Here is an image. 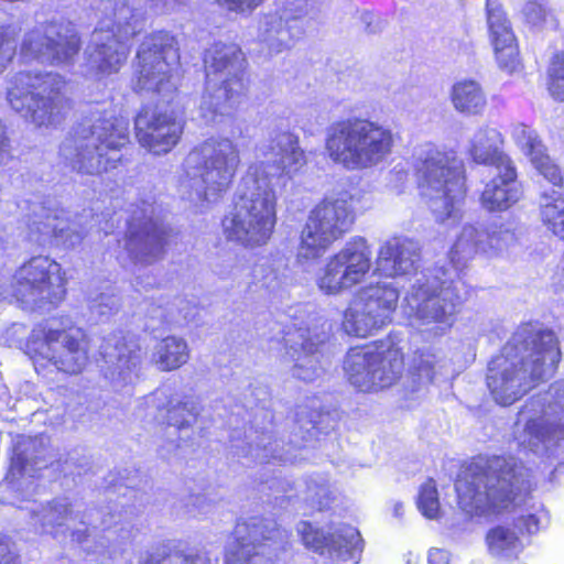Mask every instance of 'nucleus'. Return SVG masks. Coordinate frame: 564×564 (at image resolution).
Segmentation results:
<instances>
[{
  "label": "nucleus",
  "instance_id": "nucleus-39",
  "mask_svg": "<svg viewBox=\"0 0 564 564\" xmlns=\"http://www.w3.org/2000/svg\"><path fill=\"white\" fill-rule=\"evenodd\" d=\"M189 348L185 339L167 336L161 339L152 354L153 364L162 371L178 369L187 362Z\"/></svg>",
  "mask_w": 564,
  "mask_h": 564
},
{
  "label": "nucleus",
  "instance_id": "nucleus-46",
  "mask_svg": "<svg viewBox=\"0 0 564 564\" xmlns=\"http://www.w3.org/2000/svg\"><path fill=\"white\" fill-rule=\"evenodd\" d=\"M546 87L557 101H564V53H555L546 72Z\"/></svg>",
  "mask_w": 564,
  "mask_h": 564
},
{
  "label": "nucleus",
  "instance_id": "nucleus-9",
  "mask_svg": "<svg viewBox=\"0 0 564 564\" xmlns=\"http://www.w3.org/2000/svg\"><path fill=\"white\" fill-rule=\"evenodd\" d=\"M237 144L229 138H209L185 158L178 180L182 198L198 203L217 202L231 185L240 165Z\"/></svg>",
  "mask_w": 564,
  "mask_h": 564
},
{
  "label": "nucleus",
  "instance_id": "nucleus-57",
  "mask_svg": "<svg viewBox=\"0 0 564 564\" xmlns=\"http://www.w3.org/2000/svg\"><path fill=\"white\" fill-rule=\"evenodd\" d=\"M311 423L313 424V429H316L317 422L315 420L311 419Z\"/></svg>",
  "mask_w": 564,
  "mask_h": 564
},
{
  "label": "nucleus",
  "instance_id": "nucleus-56",
  "mask_svg": "<svg viewBox=\"0 0 564 564\" xmlns=\"http://www.w3.org/2000/svg\"><path fill=\"white\" fill-rule=\"evenodd\" d=\"M219 274H220L223 278H231V279H234V280H237V279H239V276H240L238 268L232 269V270H231V271H229L228 273L220 272Z\"/></svg>",
  "mask_w": 564,
  "mask_h": 564
},
{
  "label": "nucleus",
  "instance_id": "nucleus-33",
  "mask_svg": "<svg viewBox=\"0 0 564 564\" xmlns=\"http://www.w3.org/2000/svg\"><path fill=\"white\" fill-rule=\"evenodd\" d=\"M510 135L525 156L530 159L533 167L551 184H562V174L558 166L545 152V147L536 131L521 122L513 123L510 128Z\"/></svg>",
  "mask_w": 564,
  "mask_h": 564
},
{
  "label": "nucleus",
  "instance_id": "nucleus-49",
  "mask_svg": "<svg viewBox=\"0 0 564 564\" xmlns=\"http://www.w3.org/2000/svg\"><path fill=\"white\" fill-rule=\"evenodd\" d=\"M17 29L12 25L0 28V73L12 59L15 51Z\"/></svg>",
  "mask_w": 564,
  "mask_h": 564
},
{
  "label": "nucleus",
  "instance_id": "nucleus-11",
  "mask_svg": "<svg viewBox=\"0 0 564 564\" xmlns=\"http://www.w3.org/2000/svg\"><path fill=\"white\" fill-rule=\"evenodd\" d=\"M206 85L198 107L206 124H219L241 102L247 90L243 79L245 58L235 43H215L206 51Z\"/></svg>",
  "mask_w": 564,
  "mask_h": 564
},
{
  "label": "nucleus",
  "instance_id": "nucleus-58",
  "mask_svg": "<svg viewBox=\"0 0 564 564\" xmlns=\"http://www.w3.org/2000/svg\"><path fill=\"white\" fill-rule=\"evenodd\" d=\"M100 229L104 230L106 234H108V226L107 225L105 227H101Z\"/></svg>",
  "mask_w": 564,
  "mask_h": 564
},
{
  "label": "nucleus",
  "instance_id": "nucleus-16",
  "mask_svg": "<svg viewBox=\"0 0 564 564\" xmlns=\"http://www.w3.org/2000/svg\"><path fill=\"white\" fill-rule=\"evenodd\" d=\"M79 329H57L53 322L34 327L25 345L34 368L48 365L67 373L80 372L87 364V349Z\"/></svg>",
  "mask_w": 564,
  "mask_h": 564
},
{
  "label": "nucleus",
  "instance_id": "nucleus-2",
  "mask_svg": "<svg viewBox=\"0 0 564 564\" xmlns=\"http://www.w3.org/2000/svg\"><path fill=\"white\" fill-rule=\"evenodd\" d=\"M306 164L300 137L288 128L271 129L256 145L254 161L241 177L235 208L221 221L225 237L246 248L265 246L276 225L274 186L294 178Z\"/></svg>",
  "mask_w": 564,
  "mask_h": 564
},
{
  "label": "nucleus",
  "instance_id": "nucleus-4",
  "mask_svg": "<svg viewBox=\"0 0 564 564\" xmlns=\"http://www.w3.org/2000/svg\"><path fill=\"white\" fill-rule=\"evenodd\" d=\"M561 351L554 333L527 325L518 329L488 366L487 387L496 403L509 406L553 375Z\"/></svg>",
  "mask_w": 564,
  "mask_h": 564
},
{
  "label": "nucleus",
  "instance_id": "nucleus-52",
  "mask_svg": "<svg viewBox=\"0 0 564 564\" xmlns=\"http://www.w3.org/2000/svg\"><path fill=\"white\" fill-rule=\"evenodd\" d=\"M0 564H24L17 545L0 533Z\"/></svg>",
  "mask_w": 564,
  "mask_h": 564
},
{
  "label": "nucleus",
  "instance_id": "nucleus-41",
  "mask_svg": "<svg viewBox=\"0 0 564 564\" xmlns=\"http://www.w3.org/2000/svg\"><path fill=\"white\" fill-rule=\"evenodd\" d=\"M217 558H212L206 551H198L195 554H183L162 545L154 553H147L140 556L138 564H217Z\"/></svg>",
  "mask_w": 564,
  "mask_h": 564
},
{
  "label": "nucleus",
  "instance_id": "nucleus-20",
  "mask_svg": "<svg viewBox=\"0 0 564 564\" xmlns=\"http://www.w3.org/2000/svg\"><path fill=\"white\" fill-rule=\"evenodd\" d=\"M80 48V39L69 22L51 21L36 24L23 36L20 58L54 66L70 65Z\"/></svg>",
  "mask_w": 564,
  "mask_h": 564
},
{
  "label": "nucleus",
  "instance_id": "nucleus-43",
  "mask_svg": "<svg viewBox=\"0 0 564 564\" xmlns=\"http://www.w3.org/2000/svg\"><path fill=\"white\" fill-rule=\"evenodd\" d=\"M334 489L329 480L322 475L310 477L306 481L304 499L310 501L313 508L322 510L327 508L334 499Z\"/></svg>",
  "mask_w": 564,
  "mask_h": 564
},
{
  "label": "nucleus",
  "instance_id": "nucleus-13",
  "mask_svg": "<svg viewBox=\"0 0 564 564\" xmlns=\"http://www.w3.org/2000/svg\"><path fill=\"white\" fill-rule=\"evenodd\" d=\"M64 78L56 73L21 70L8 82L7 100L10 107L37 127L61 122L69 109L63 95Z\"/></svg>",
  "mask_w": 564,
  "mask_h": 564
},
{
  "label": "nucleus",
  "instance_id": "nucleus-34",
  "mask_svg": "<svg viewBox=\"0 0 564 564\" xmlns=\"http://www.w3.org/2000/svg\"><path fill=\"white\" fill-rule=\"evenodd\" d=\"M503 135L490 126L479 127L470 137L467 154L478 165L499 167L513 161L503 151Z\"/></svg>",
  "mask_w": 564,
  "mask_h": 564
},
{
  "label": "nucleus",
  "instance_id": "nucleus-3",
  "mask_svg": "<svg viewBox=\"0 0 564 564\" xmlns=\"http://www.w3.org/2000/svg\"><path fill=\"white\" fill-rule=\"evenodd\" d=\"M542 480L513 456H479L457 477L459 508L468 516L514 514L517 529L534 535L550 524V513L530 492Z\"/></svg>",
  "mask_w": 564,
  "mask_h": 564
},
{
  "label": "nucleus",
  "instance_id": "nucleus-30",
  "mask_svg": "<svg viewBox=\"0 0 564 564\" xmlns=\"http://www.w3.org/2000/svg\"><path fill=\"white\" fill-rule=\"evenodd\" d=\"M420 260L417 241L404 236H394L379 246L375 273L390 279L406 276L416 271Z\"/></svg>",
  "mask_w": 564,
  "mask_h": 564
},
{
  "label": "nucleus",
  "instance_id": "nucleus-53",
  "mask_svg": "<svg viewBox=\"0 0 564 564\" xmlns=\"http://www.w3.org/2000/svg\"><path fill=\"white\" fill-rule=\"evenodd\" d=\"M230 11L246 12L257 7L262 0H216Z\"/></svg>",
  "mask_w": 564,
  "mask_h": 564
},
{
  "label": "nucleus",
  "instance_id": "nucleus-32",
  "mask_svg": "<svg viewBox=\"0 0 564 564\" xmlns=\"http://www.w3.org/2000/svg\"><path fill=\"white\" fill-rule=\"evenodd\" d=\"M147 415L156 412L166 420L167 425L178 431H186L198 414V404L191 398L181 399L169 387L158 389L144 400Z\"/></svg>",
  "mask_w": 564,
  "mask_h": 564
},
{
  "label": "nucleus",
  "instance_id": "nucleus-8",
  "mask_svg": "<svg viewBox=\"0 0 564 564\" xmlns=\"http://www.w3.org/2000/svg\"><path fill=\"white\" fill-rule=\"evenodd\" d=\"M513 438L524 452L545 458L553 482L556 465L564 458V380L532 395L518 413Z\"/></svg>",
  "mask_w": 564,
  "mask_h": 564
},
{
  "label": "nucleus",
  "instance_id": "nucleus-40",
  "mask_svg": "<svg viewBox=\"0 0 564 564\" xmlns=\"http://www.w3.org/2000/svg\"><path fill=\"white\" fill-rule=\"evenodd\" d=\"M488 36L491 45L517 41L511 22L498 0L486 1Z\"/></svg>",
  "mask_w": 564,
  "mask_h": 564
},
{
  "label": "nucleus",
  "instance_id": "nucleus-14",
  "mask_svg": "<svg viewBox=\"0 0 564 564\" xmlns=\"http://www.w3.org/2000/svg\"><path fill=\"white\" fill-rule=\"evenodd\" d=\"M355 203L356 195L341 189L326 195L311 209L297 248L301 264L319 259L350 230L356 219Z\"/></svg>",
  "mask_w": 564,
  "mask_h": 564
},
{
  "label": "nucleus",
  "instance_id": "nucleus-27",
  "mask_svg": "<svg viewBox=\"0 0 564 564\" xmlns=\"http://www.w3.org/2000/svg\"><path fill=\"white\" fill-rule=\"evenodd\" d=\"M134 126L140 145L158 155L171 151L183 132L181 120H177L172 111L158 107L143 108L137 116Z\"/></svg>",
  "mask_w": 564,
  "mask_h": 564
},
{
  "label": "nucleus",
  "instance_id": "nucleus-19",
  "mask_svg": "<svg viewBox=\"0 0 564 564\" xmlns=\"http://www.w3.org/2000/svg\"><path fill=\"white\" fill-rule=\"evenodd\" d=\"M403 366L401 349L388 344L350 349L344 369L352 386L369 392L391 387L401 377Z\"/></svg>",
  "mask_w": 564,
  "mask_h": 564
},
{
  "label": "nucleus",
  "instance_id": "nucleus-50",
  "mask_svg": "<svg viewBox=\"0 0 564 564\" xmlns=\"http://www.w3.org/2000/svg\"><path fill=\"white\" fill-rule=\"evenodd\" d=\"M409 184V172L401 165H395L388 174L387 189L394 195L405 192Z\"/></svg>",
  "mask_w": 564,
  "mask_h": 564
},
{
  "label": "nucleus",
  "instance_id": "nucleus-1",
  "mask_svg": "<svg viewBox=\"0 0 564 564\" xmlns=\"http://www.w3.org/2000/svg\"><path fill=\"white\" fill-rule=\"evenodd\" d=\"M521 235V227L514 220L492 224L487 230L464 225L449 250L451 268L435 267L420 272L406 291L402 310L409 325L425 339L443 336L453 326L468 293L460 276L463 269L477 254L503 256L519 242Z\"/></svg>",
  "mask_w": 564,
  "mask_h": 564
},
{
  "label": "nucleus",
  "instance_id": "nucleus-48",
  "mask_svg": "<svg viewBox=\"0 0 564 564\" xmlns=\"http://www.w3.org/2000/svg\"><path fill=\"white\" fill-rule=\"evenodd\" d=\"M284 274L278 267L268 263L256 264L252 269V283L270 291L279 289L284 282Z\"/></svg>",
  "mask_w": 564,
  "mask_h": 564
},
{
  "label": "nucleus",
  "instance_id": "nucleus-15",
  "mask_svg": "<svg viewBox=\"0 0 564 564\" xmlns=\"http://www.w3.org/2000/svg\"><path fill=\"white\" fill-rule=\"evenodd\" d=\"M291 310L293 321L285 326L283 335L284 360L292 362L290 371L293 378L311 382L323 372L319 345L327 337L328 323L316 314H310L305 306Z\"/></svg>",
  "mask_w": 564,
  "mask_h": 564
},
{
  "label": "nucleus",
  "instance_id": "nucleus-38",
  "mask_svg": "<svg viewBox=\"0 0 564 564\" xmlns=\"http://www.w3.org/2000/svg\"><path fill=\"white\" fill-rule=\"evenodd\" d=\"M453 108L465 116H480L487 107V96L482 86L474 79H460L449 90Z\"/></svg>",
  "mask_w": 564,
  "mask_h": 564
},
{
  "label": "nucleus",
  "instance_id": "nucleus-5",
  "mask_svg": "<svg viewBox=\"0 0 564 564\" xmlns=\"http://www.w3.org/2000/svg\"><path fill=\"white\" fill-rule=\"evenodd\" d=\"M44 440L18 435L13 442V453L6 481L17 499L25 505H19L30 513V523L41 533L64 540L68 535L73 541H86L87 525L73 513L66 498L54 499L42 503L31 497L36 492L34 479L41 469L47 466L44 457Z\"/></svg>",
  "mask_w": 564,
  "mask_h": 564
},
{
  "label": "nucleus",
  "instance_id": "nucleus-37",
  "mask_svg": "<svg viewBox=\"0 0 564 564\" xmlns=\"http://www.w3.org/2000/svg\"><path fill=\"white\" fill-rule=\"evenodd\" d=\"M485 543L492 557L507 562L518 560L527 547L514 524H497L490 528L485 535Z\"/></svg>",
  "mask_w": 564,
  "mask_h": 564
},
{
  "label": "nucleus",
  "instance_id": "nucleus-59",
  "mask_svg": "<svg viewBox=\"0 0 564 564\" xmlns=\"http://www.w3.org/2000/svg\"><path fill=\"white\" fill-rule=\"evenodd\" d=\"M169 427L173 429V432H170V435H173V433H175V432H180L178 430H175L174 427H171L170 425H169Z\"/></svg>",
  "mask_w": 564,
  "mask_h": 564
},
{
  "label": "nucleus",
  "instance_id": "nucleus-21",
  "mask_svg": "<svg viewBox=\"0 0 564 564\" xmlns=\"http://www.w3.org/2000/svg\"><path fill=\"white\" fill-rule=\"evenodd\" d=\"M371 265L369 246L366 239L357 237L327 258L316 274L315 284L323 294L337 296L362 284Z\"/></svg>",
  "mask_w": 564,
  "mask_h": 564
},
{
  "label": "nucleus",
  "instance_id": "nucleus-29",
  "mask_svg": "<svg viewBox=\"0 0 564 564\" xmlns=\"http://www.w3.org/2000/svg\"><path fill=\"white\" fill-rule=\"evenodd\" d=\"M297 532L307 549L332 558L355 561L361 552L360 533L351 525H340L326 533L302 521L297 524Z\"/></svg>",
  "mask_w": 564,
  "mask_h": 564
},
{
  "label": "nucleus",
  "instance_id": "nucleus-47",
  "mask_svg": "<svg viewBox=\"0 0 564 564\" xmlns=\"http://www.w3.org/2000/svg\"><path fill=\"white\" fill-rule=\"evenodd\" d=\"M417 508L427 519H436L440 514V500L435 482L429 479L419 491Z\"/></svg>",
  "mask_w": 564,
  "mask_h": 564
},
{
  "label": "nucleus",
  "instance_id": "nucleus-35",
  "mask_svg": "<svg viewBox=\"0 0 564 564\" xmlns=\"http://www.w3.org/2000/svg\"><path fill=\"white\" fill-rule=\"evenodd\" d=\"M449 364L445 357L434 347H427L415 351L410 376L413 382L412 392L420 391L429 383L446 378L449 375Z\"/></svg>",
  "mask_w": 564,
  "mask_h": 564
},
{
  "label": "nucleus",
  "instance_id": "nucleus-24",
  "mask_svg": "<svg viewBox=\"0 0 564 564\" xmlns=\"http://www.w3.org/2000/svg\"><path fill=\"white\" fill-rule=\"evenodd\" d=\"M154 215V206L145 202L131 212L127 219L124 249L118 257L123 265L127 259L134 265H148L160 259L165 245V232Z\"/></svg>",
  "mask_w": 564,
  "mask_h": 564
},
{
  "label": "nucleus",
  "instance_id": "nucleus-44",
  "mask_svg": "<svg viewBox=\"0 0 564 564\" xmlns=\"http://www.w3.org/2000/svg\"><path fill=\"white\" fill-rule=\"evenodd\" d=\"M491 46L494 50L495 61L501 72L508 75H513L522 70V63L520 61L517 41L495 44Z\"/></svg>",
  "mask_w": 564,
  "mask_h": 564
},
{
  "label": "nucleus",
  "instance_id": "nucleus-22",
  "mask_svg": "<svg viewBox=\"0 0 564 564\" xmlns=\"http://www.w3.org/2000/svg\"><path fill=\"white\" fill-rule=\"evenodd\" d=\"M13 281L12 296L32 307L56 305L66 293L62 267L50 257L31 258L17 270Z\"/></svg>",
  "mask_w": 564,
  "mask_h": 564
},
{
  "label": "nucleus",
  "instance_id": "nucleus-36",
  "mask_svg": "<svg viewBox=\"0 0 564 564\" xmlns=\"http://www.w3.org/2000/svg\"><path fill=\"white\" fill-rule=\"evenodd\" d=\"M542 224L557 238L564 240V196L557 191L544 193L540 203ZM553 286L564 290V254L552 276Z\"/></svg>",
  "mask_w": 564,
  "mask_h": 564
},
{
  "label": "nucleus",
  "instance_id": "nucleus-10",
  "mask_svg": "<svg viewBox=\"0 0 564 564\" xmlns=\"http://www.w3.org/2000/svg\"><path fill=\"white\" fill-rule=\"evenodd\" d=\"M394 147L391 129L366 118H347L326 131L325 152L347 171L376 167L388 160Z\"/></svg>",
  "mask_w": 564,
  "mask_h": 564
},
{
  "label": "nucleus",
  "instance_id": "nucleus-42",
  "mask_svg": "<svg viewBox=\"0 0 564 564\" xmlns=\"http://www.w3.org/2000/svg\"><path fill=\"white\" fill-rule=\"evenodd\" d=\"M520 15L524 23L531 28H556L557 19L554 9L547 0H524L520 9Z\"/></svg>",
  "mask_w": 564,
  "mask_h": 564
},
{
  "label": "nucleus",
  "instance_id": "nucleus-51",
  "mask_svg": "<svg viewBox=\"0 0 564 564\" xmlns=\"http://www.w3.org/2000/svg\"><path fill=\"white\" fill-rule=\"evenodd\" d=\"M120 307L119 297L113 294L101 293L91 303V311L100 316L109 315L117 312Z\"/></svg>",
  "mask_w": 564,
  "mask_h": 564
},
{
  "label": "nucleus",
  "instance_id": "nucleus-17",
  "mask_svg": "<svg viewBox=\"0 0 564 564\" xmlns=\"http://www.w3.org/2000/svg\"><path fill=\"white\" fill-rule=\"evenodd\" d=\"M400 291L397 283L378 282L360 288L344 312L341 327L350 336L367 337L392 322Z\"/></svg>",
  "mask_w": 564,
  "mask_h": 564
},
{
  "label": "nucleus",
  "instance_id": "nucleus-18",
  "mask_svg": "<svg viewBox=\"0 0 564 564\" xmlns=\"http://www.w3.org/2000/svg\"><path fill=\"white\" fill-rule=\"evenodd\" d=\"M289 534L273 520H239L225 551V564H270L285 549Z\"/></svg>",
  "mask_w": 564,
  "mask_h": 564
},
{
  "label": "nucleus",
  "instance_id": "nucleus-54",
  "mask_svg": "<svg viewBox=\"0 0 564 564\" xmlns=\"http://www.w3.org/2000/svg\"><path fill=\"white\" fill-rule=\"evenodd\" d=\"M451 560L452 555L445 549L433 547L429 551V564H449Z\"/></svg>",
  "mask_w": 564,
  "mask_h": 564
},
{
  "label": "nucleus",
  "instance_id": "nucleus-6",
  "mask_svg": "<svg viewBox=\"0 0 564 564\" xmlns=\"http://www.w3.org/2000/svg\"><path fill=\"white\" fill-rule=\"evenodd\" d=\"M410 164L420 195L435 220L457 224L467 193L466 167L457 152L444 144L422 142L413 148Z\"/></svg>",
  "mask_w": 564,
  "mask_h": 564
},
{
  "label": "nucleus",
  "instance_id": "nucleus-25",
  "mask_svg": "<svg viewBox=\"0 0 564 564\" xmlns=\"http://www.w3.org/2000/svg\"><path fill=\"white\" fill-rule=\"evenodd\" d=\"M311 0H286L278 12L267 14L259 23V41L270 55L290 50L303 34L302 19L308 13Z\"/></svg>",
  "mask_w": 564,
  "mask_h": 564
},
{
  "label": "nucleus",
  "instance_id": "nucleus-7",
  "mask_svg": "<svg viewBox=\"0 0 564 564\" xmlns=\"http://www.w3.org/2000/svg\"><path fill=\"white\" fill-rule=\"evenodd\" d=\"M128 142L129 119L113 109H98L73 130L59 152L74 170L95 175L115 169Z\"/></svg>",
  "mask_w": 564,
  "mask_h": 564
},
{
  "label": "nucleus",
  "instance_id": "nucleus-26",
  "mask_svg": "<svg viewBox=\"0 0 564 564\" xmlns=\"http://www.w3.org/2000/svg\"><path fill=\"white\" fill-rule=\"evenodd\" d=\"M78 224L70 223L67 213L56 206L39 205L28 225V239L42 247L73 248L83 239Z\"/></svg>",
  "mask_w": 564,
  "mask_h": 564
},
{
  "label": "nucleus",
  "instance_id": "nucleus-55",
  "mask_svg": "<svg viewBox=\"0 0 564 564\" xmlns=\"http://www.w3.org/2000/svg\"><path fill=\"white\" fill-rule=\"evenodd\" d=\"M392 514L393 517L401 519L404 514V506L402 502L395 501L392 505Z\"/></svg>",
  "mask_w": 564,
  "mask_h": 564
},
{
  "label": "nucleus",
  "instance_id": "nucleus-28",
  "mask_svg": "<svg viewBox=\"0 0 564 564\" xmlns=\"http://www.w3.org/2000/svg\"><path fill=\"white\" fill-rule=\"evenodd\" d=\"M100 354L107 364L105 378L117 391L132 384L138 378L141 357L140 347L132 337L122 333L106 338Z\"/></svg>",
  "mask_w": 564,
  "mask_h": 564
},
{
  "label": "nucleus",
  "instance_id": "nucleus-31",
  "mask_svg": "<svg viewBox=\"0 0 564 564\" xmlns=\"http://www.w3.org/2000/svg\"><path fill=\"white\" fill-rule=\"evenodd\" d=\"M523 188L518 180L514 163L495 169V174L484 182L479 196L481 207L489 213H502L521 200Z\"/></svg>",
  "mask_w": 564,
  "mask_h": 564
},
{
  "label": "nucleus",
  "instance_id": "nucleus-45",
  "mask_svg": "<svg viewBox=\"0 0 564 564\" xmlns=\"http://www.w3.org/2000/svg\"><path fill=\"white\" fill-rule=\"evenodd\" d=\"M278 441L268 442L263 444V446L250 445L245 457L250 456L254 462L261 464L270 463L271 459L279 460L281 463H295L297 460V455L291 453V447L286 451L283 449V453H278Z\"/></svg>",
  "mask_w": 564,
  "mask_h": 564
},
{
  "label": "nucleus",
  "instance_id": "nucleus-12",
  "mask_svg": "<svg viewBox=\"0 0 564 564\" xmlns=\"http://www.w3.org/2000/svg\"><path fill=\"white\" fill-rule=\"evenodd\" d=\"M142 26L143 17L140 12L130 8L126 1L116 2L111 15L101 19L91 34L85 50L84 76L101 82L117 73L127 61L129 41Z\"/></svg>",
  "mask_w": 564,
  "mask_h": 564
},
{
  "label": "nucleus",
  "instance_id": "nucleus-23",
  "mask_svg": "<svg viewBox=\"0 0 564 564\" xmlns=\"http://www.w3.org/2000/svg\"><path fill=\"white\" fill-rule=\"evenodd\" d=\"M137 58L135 90L165 94L175 89L172 72L180 56L174 36L165 31L147 36Z\"/></svg>",
  "mask_w": 564,
  "mask_h": 564
}]
</instances>
